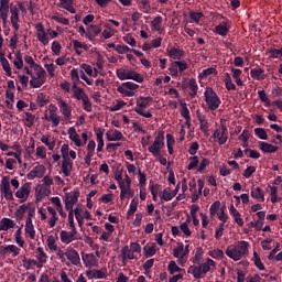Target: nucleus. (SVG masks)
Masks as SVG:
<instances>
[{"instance_id": "7", "label": "nucleus", "mask_w": 282, "mask_h": 282, "mask_svg": "<svg viewBox=\"0 0 282 282\" xmlns=\"http://www.w3.org/2000/svg\"><path fill=\"white\" fill-rule=\"evenodd\" d=\"M0 193L3 195L7 202H14V194L12 193V188L10 187V178L4 176L0 184Z\"/></svg>"}, {"instance_id": "11", "label": "nucleus", "mask_w": 282, "mask_h": 282, "mask_svg": "<svg viewBox=\"0 0 282 282\" xmlns=\"http://www.w3.org/2000/svg\"><path fill=\"white\" fill-rule=\"evenodd\" d=\"M59 239H61L62 243L69 245V243H72V241L78 240V232H74V230H72V231L62 230L59 232Z\"/></svg>"}, {"instance_id": "35", "label": "nucleus", "mask_w": 282, "mask_h": 282, "mask_svg": "<svg viewBox=\"0 0 282 282\" xmlns=\"http://www.w3.org/2000/svg\"><path fill=\"white\" fill-rule=\"evenodd\" d=\"M73 90H74V98H76V100H82L83 98H85V96H87L85 94V89L78 87L76 84L73 85Z\"/></svg>"}, {"instance_id": "31", "label": "nucleus", "mask_w": 282, "mask_h": 282, "mask_svg": "<svg viewBox=\"0 0 282 282\" xmlns=\"http://www.w3.org/2000/svg\"><path fill=\"white\" fill-rule=\"evenodd\" d=\"M238 250V254H240V258L243 257V254H248V248H250V243L246 240H242L238 243L236 247Z\"/></svg>"}, {"instance_id": "32", "label": "nucleus", "mask_w": 282, "mask_h": 282, "mask_svg": "<svg viewBox=\"0 0 282 282\" xmlns=\"http://www.w3.org/2000/svg\"><path fill=\"white\" fill-rule=\"evenodd\" d=\"M0 63L2 65L3 70L6 72V75L9 77L12 76V67H10V62H8V58L1 55Z\"/></svg>"}, {"instance_id": "3", "label": "nucleus", "mask_w": 282, "mask_h": 282, "mask_svg": "<svg viewBox=\"0 0 282 282\" xmlns=\"http://www.w3.org/2000/svg\"><path fill=\"white\" fill-rule=\"evenodd\" d=\"M162 149H164V131H159L153 144L148 148V151L154 158H160L162 155Z\"/></svg>"}, {"instance_id": "21", "label": "nucleus", "mask_w": 282, "mask_h": 282, "mask_svg": "<svg viewBox=\"0 0 282 282\" xmlns=\"http://www.w3.org/2000/svg\"><path fill=\"white\" fill-rule=\"evenodd\" d=\"M251 197L258 199V202H265V193L261 187H252Z\"/></svg>"}, {"instance_id": "44", "label": "nucleus", "mask_w": 282, "mask_h": 282, "mask_svg": "<svg viewBox=\"0 0 282 282\" xmlns=\"http://www.w3.org/2000/svg\"><path fill=\"white\" fill-rule=\"evenodd\" d=\"M204 257V249H202V247H199L197 250H196V253L193 258V263H196V264H199L202 263V258Z\"/></svg>"}, {"instance_id": "54", "label": "nucleus", "mask_w": 282, "mask_h": 282, "mask_svg": "<svg viewBox=\"0 0 282 282\" xmlns=\"http://www.w3.org/2000/svg\"><path fill=\"white\" fill-rule=\"evenodd\" d=\"M202 17H204L203 12H195V11L189 12V19L194 23H199V19H202Z\"/></svg>"}, {"instance_id": "37", "label": "nucleus", "mask_w": 282, "mask_h": 282, "mask_svg": "<svg viewBox=\"0 0 282 282\" xmlns=\"http://www.w3.org/2000/svg\"><path fill=\"white\" fill-rule=\"evenodd\" d=\"M31 78L30 85L33 87V89H39L45 85V79H39L37 77H34V75Z\"/></svg>"}, {"instance_id": "60", "label": "nucleus", "mask_w": 282, "mask_h": 282, "mask_svg": "<svg viewBox=\"0 0 282 282\" xmlns=\"http://www.w3.org/2000/svg\"><path fill=\"white\" fill-rule=\"evenodd\" d=\"M68 224L69 228L76 234L78 230L76 229V224H74V210L68 213Z\"/></svg>"}, {"instance_id": "4", "label": "nucleus", "mask_w": 282, "mask_h": 282, "mask_svg": "<svg viewBox=\"0 0 282 282\" xmlns=\"http://www.w3.org/2000/svg\"><path fill=\"white\" fill-rule=\"evenodd\" d=\"M139 100L142 101H137V106L134 108L135 113L138 116H142V118H153V113L151 111H144L150 105V102L153 100L152 97H140Z\"/></svg>"}, {"instance_id": "39", "label": "nucleus", "mask_w": 282, "mask_h": 282, "mask_svg": "<svg viewBox=\"0 0 282 282\" xmlns=\"http://www.w3.org/2000/svg\"><path fill=\"white\" fill-rule=\"evenodd\" d=\"M219 208H221V202L216 200L209 207V215L210 217H215L217 213H219Z\"/></svg>"}, {"instance_id": "46", "label": "nucleus", "mask_w": 282, "mask_h": 282, "mask_svg": "<svg viewBox=\"0 0 282 282\" xmlns=\"http://www.w3.org/2000/svg\"><path fill=\"white\" fill-rule=\"evenodd\" d=\"M24 61L25 63H28V65H30V67H32V69H34V72H39V64H36V62H34V58L30 55L24 56Z\"/></svg>"}, {"instance_id": "17", "label": "nucleus", "mask_w": 282, "mask_h": 282, "mask_svg": "<svg viewBox=\"0 0 282 282\" xmlns=\"http://www.w3.org/2000/svg\"><path fill=\"white\" fill-rule=\"evenodd\" d=\"M106 138L108 142H118L119 140H124V135L120 130H115V131H108L106 133Z\"/></svg>"}, {"instance_id": "57", "label": "nucleus", "mask_w": 282, "mask_h": 282, "mask_svg": "<svg viewBox=\"0 0 282 282\" xmlns=\"http://www.w3.org/2000/svg\"><path fill=\"white\" fill-rule=\"evenodd\" d=\"M210 164V160H208L207 158H204L198 166V173H206V166H208Z\"/></svg>"}, {"instance_id": "47", "label": "nucleus", "mask_w": 282, "mask_h": 282, "mask_svg": "<svg viewBox=\"0 0 282 282\" xmlns=\"http://www.w3.org/2000/svg\"><path fill=\"white\" fill-rule=\"evenodd\" d=\"M215 32L219 34V36H226L228 34V26L219 24L215 28Z\"/></svg>"}, {"instance_id": "45", "label": "nucleus", "mask_w": 282, "mask_h": 282, "mask_svg": "<svg viewBox=\"0 0 282 282\" xmlns=\"http://www.w3.org/2000/svg\"><path fill=\"white\" fill-rule=\"evenodd\" d=\"M254 134H256L257 138H259L260 140H268V132H267L265 129H263V128H256V129H254Z\"/></svg>"}, {"instance_id": "42", "label": "nucleus", "mask_w": 282, "mask_h": 282, "mask_svg": "<svg viewBox=\"0 0 282 282\" xmlns=\"http://www.w3.org/2000/svg\"><path fill=\"white\" fill-rule=\"evenodd\" d=\"M189 164L187 165V171H195L199 166V156H191Z\"/></svg>"}, {"instance_id": "19", "label": "nucleus", "mask_w": 282, "mask_h": 282, "mask_svg": "<svg viewBox=\"0 0 282 282\" xmlns=\"http://www.w3.org/2000/svg\"><path fill=\"white\" fill-rule=\"evenodd\" d=\"M259 149H261L263 153H276L279 151V147L272 145L265 141L259 143Z\"/></svg>"}, {"instance_id": "12", "label": "nucleus", "mask_w": 282, "mask_h": 282, "mask_svg": "<svg viewBox=\"0 0 282 282\" xmlns=\"http://www.w3.org/2000/svg\"><path fill=\"white\" fill-rule=\"evenodd\" d=\"M86 276L91 280V279H107V268L102 269H93L89 271H86Z\"/></svg>"}, {"instance_id": "22", "label": "nucleus", "mask_w": 282, "mask_h": 282, "mask_svg": "<svg viewBox=\"0 0 282 282\" xmlns=\"http://www.w3.org/2000/svg\"><path fill=\"white\" fill-rule=\"evenodd\" d=\"M68 135H69V140H72L74 144H76L77 147H83V141H80V135L77 134L76 128L70 127L68 129Z\"/></svg>"}, {"instance_id": "40", "label": "nucleus", "mask_w": 282, "mask_h": 282, "mask_svg": "<svg viewBox=\"0 0 282 282\" xmlns=\"http://www.w3.org/2000/svg\"><path fill=\"white\" fill-rule=\"evenodd\" d=\"M258 96L261 102H264L265 107H272V101L270 100V98H268L265 90H259Z\"/></svg>"}, {"instance_id": "10", "label": "nucleus", "mask_w": 282, "mask_h": 282, "mask_svg": "<svg viewBox=\"0 0 282 282\" xmlns=\"http://www.w3.org/2000/svg\"><path fill=\"white\" fill-rule=\"evenodd\" d=\"M65 257L73 265H78V263H80V254H78V251H76V249L73 247H67Z\"/></svg>"}, {"instance_id": "61", "label": "nucleus", "mask_w": 282, "mask_h": 282, "mask_svg": "<svg viewBox=\"0 0 282 282\" xmlns=\"http://www.w3.org/2000/svg\"><path fill=\"white\" fill-rule=\"evenodd\" d=\"M61 48H62L61 43H58L57 41H54L52 43L51 50L55 56H61Z\"/></svg>"}, {"instance_id": "25", "label": "nucleus", "mask_w": 282, "mask_h": 282, "mask_svg": "<svg viewBox=\"0 0 282 282\" xmlns=\"http://www.w3.org/2000/svg\"><path fill=\"white\" fill-rule=\"evenodd\" d=\"M133 69L119 68L117 69V77L119 80H130Z\"/></svg>"}, {"instance_id": "50", "label": "nucleus", "mask_w": 282, "mask_h": 282, "mask_svg": "<svg viewBox=\"0 0 282 282\" xmlns=\"http://www.w3.org/2000/svg\"><path fill=\"white\" fill-rule=\"evenodd\" d=\"M167 270L170 274H175V272H182V268H180L177 263H175V261H171L169 263Z\"/></svg>"}, {"instance_id": "63", "label": "nucleus", "mask_w": 282, "mask_h": 282, "mask_svg": "<svg viewBox=\"0 0 282 282\" xmlns=\"http://www.w3.org/2000/svg\"><path fill=\"white\" fill-rule=\"evenodd\" d=\"M173 197H175V193H171L166 189L162 192L161 199H163L164 202H171Z\"/></svg>"}, {"instance_id": "13", "label": "nucleus", "mask_w": 282, "mask_h": 282, "mask_svg": "<svg viewBox=\"0 0 282 282\" xmlns=\"http://www.w3.org/2000/svg\"><path fill=\"white\" fill-rule=\"evenodd\" d=\"M57 105L65 120L67 121L72 120V106H68L63 99H58Z\"/></svg>"}, {"instance_id": "2", "label": "nucleus", "mask_w": 282, "mask_h": 282, "mask_svg": "<svg viewBox=\"0 0 282 282\" xmlns=\"http://www.w3.org/2000/svg\"><path fill=\"white\" fill-rule=\"evenodd\" d=\"M205 102L210 111H217L219 105H221V99L210 87H207L204 93Z\"/></svg>"}, {"instance_id": "55", "label": "nucleus", "mask_w": 282, "mask_h": 282, "mask_svg": "<svg viewBox=\"0 0 282 282\" xmlns=\"http://www.w3.org/2000/svg\"><path fill=\"white\" fill-rule=\"evenodd\" d=\"M47 246L50 248V250H54L56 252V250H58V246L56 245V239L54 238V236H48L47 238Z\"/></svg>"}, {"instance_id": "33", "label": "nucleus", "mask_w": 282, "mask_h": 282, "mask_svg": "<svg viewBox=\"0 0 282 282\" xmlns=\"http://www.w3.org/2000/svg\"><path fill=\"white\" fill-rule=\"evenodd\" d=\"M121 257H122L123 263L127 261V259H130V260L134 259L133 251L129 249V246H124L121 249Z\"/></svg>"}, {"instance_id": "36", "label": "nucleus", "mask_w": 282, "mask_h": 282, "mask_svg": "<svg viewBox=\"0 0 282 282\" xmlns=\"http://www.w3.org/2000/svg\"><path fill=\"white\" fill-rule=\"evenodd\" d=\"M36 102L39 107H45L50 102V98L45 93H39L36 97Z\"/></svg>"}, {"instance_id": "38", "label": "nucleus", "mask_w": 282, "mask_h": 282, "mask_svg": "<svg viewBox=\"0 0 282 282\" xmlns=\"http://www.w3.org/2000/svg\"><path fill=\"white\" fill-rule=\"evenodd\" d=\"M82 101H83V109H84V111H87V113H91L93 108H91V101L89 100V96L88 95H84Z\"/></svg>"}, {"instance_id": "48", "label": "nucleus", "mask_w": 282, "mask_h": 282, "mask_svg": "<svg viewBox=\"0 0 282 282\" xmlns=\"http://www.w3.org/2000/svg\"><path fill=\"white\" fill-rule=\"evenodd\" d=\"M87 32L93 34L94 36H98V34H100V32H102V29L99 25L90 24L88 26V31Z\"/></svg>"}, {"instance_id": "8", "label": "nucleus", "mask_w": 282, "mask_h": 282, "mask_svg": "<svg viewBox=\"0 0 282 282\" xmlns=\"http://www.w3.org/2000/svg\"><path fill=\"white\" fill-rule=\"evenodd\" d=\"M78 197H80L79 191H73L65 194V208L66 210H74V205L78 204Z\"/></svg>"}, {"instance_id": "29", "label": "nucleus", "mask_w": 282, "mask_h": 282, "mask_svg": "<svg viewBox=\"0 0 282 282\" xmlns=\"http://www.w3.org/2000/svg\"><path fill=\"white\" fill-rule=\"evenodd\" d=\"M25 232L30 236L31 239H34L36 237V230H34V224H32V219L26 218L25 221Z\"/></svg>"}, {"instance_id": "1", "label": "nucleus", "mask_w": 282, "mask_h": 282, "mask_svg": "<svg viewBox=\"0 0 282 282\" xmlns=\"http://www.w3.org/2000/svg\"><path fill=\"white\" fill-rule=\"evenodd\" d=\"M216 263L213 259L207 258L205 263H199V265H191L187 270L188 274H193L194 279H204V274L210 272V268H215Z\"/></svg>"}, {"instance_id": "14", "label": "nucleus", "mask_w": 282, "mask_h": 282, "mask_svg": "<svg viewBox=\"0 0 282 282\" xmlns=\"http://www.w3.org/2000/svg\"><path fill=\"white\" fill-rule=\"evenodd\" d=\"M166 52L167 56H170V58L173 61H182V58H184V50L180 47H167Z\"/></svg>"}, {"instance_id": "9", "label": "nucleus", "mask_w": 282, "mask_h": 282, "mask_svg": "<svg viewBox=\"0 0 282 282\" xmlns=\"http://www.w3.org/2000/svg\"><path fill=\"white\" fill-rule=\"evenodd\" d=\"M30 193H31V186L30 183H24L21 188H19L15 192V197L18 199H22L20 200V204H23V202H28V197H30Z\"/></svg>"}, {"instance_id": "5", "label": "nucleus", "mask_w": 282, "mask_h": 282, "mask_svg": "<svg viewBox=\"0 0 282 282\" xmlns=\"http://www.w3.org/2000/svg\"><path fill=\"white\" fill-rule=\"evenodd\" d=\"M212 138H214L215 142H218V144L223 145L228 142V127L226 126V120H220V128H217Z\"/></svg>"}, {"instance_id": "62", "label": "nucleus", "mask_w": 282, "mask_h": 282, "mask_svg": "<svg viewBox=\"0 0 282 282\" xmlns=\"http://www.w3.org/2000/svg\"><path fill=\"white\" fill-rule=\"evenodd\" d=\"M169 72L173 78H177V76H180V69H177V64H175V62L171 64Z\"/></svg>"}, {"instance_id": "43", "label": "nucleus", "mask_w": 282, "mask_h": 282, "mask_svg": "<svg viewBox=\"0 0 282 282\" xmlns=\"http://www.w3.org/2000/svg\"><path fill=\"white\" fill-rule=\"evenodd\" d=\"M153 202H158V193H160V184H152L149 186Z\"/></svg>"}, {"instance_id": "64", "label": "nucleus", "mask_w": 282, "mask_h": 282, "mask_svg": "<svg viewBox=\"0 0 282 282\" xmlns=\"http://www.w3.org/2000/svg\"><path fill=\"white\" fill-rule=\"evenodd\" d=\"M33 171L35 172L37 177H43V175H45L46 170L44 165L39 164L35 167H33Z\"/></svg>"}, {"instance_id": "18", "label": "nucleus", "mask_w": 282, "mask_h": 282, "mask_svg": "<svg viewBox=\"0 0 282 282\" xmlns=\"http://www.w3.org/2000/svg\"><path fill=\"white\" fill-rule=\"evenodd\" d=\"M73 166H74V163H72V159H63L62 172L64 173L65 177H69V175H72Z\"/></svg>"}, {"instance_id": "15", "label": "nucleus", "mask_w": 282, "mask_h": 282, "mask_svg": "<svg viewBox=\"0 0 282 282\" xmlns=\"http://www.w3.org/2000/svg\"><path fill=\"white\" fill-rule=\"evenodd\" d=\"M57 8H63V10H67L70 14H76V8H74V0H59L57 3Z\"/></svg>"}, {"instance_id": "6", "label": "nucleus", "mask_w": 282, "mask_h": 282, "mask_svg": "<svg viewBox=\"0 0 282 282\" xmlns=\"http://www.w3.org/2000/svg\"><path fill=\"white\" fill-rule=\"evenodd\" d=\"M138 87L140 86L135 83L126 82L118 86L117 91L123 96H127L128 98H131L135 96V89H138Z\"/></svg>"}, {"instance_id": "34", "label": "nucleus", "mask_w": 282, "mask_h": 282, "mask_svg": "<svg viewBox=\"0 0 282 282\" xmlns=\"http://www.w3.org/2000/svg\"><path fill=\"white\" fill-rule=\"evenodd\" d=\"M188 87L191 89L189 91L191 98H195V96H197V89H199V86H197V82L195 80V78H191L188 80Z\"/></svg>"}, {"instance_id": "51", "label": "nucleus", "mask_w": 282, "mask_h": 282, "mask_svg": "<svg viewBox=\"0 0 282 282\" xmlns=\"http://www.w3.org/2000/svg\"><path fill=\"white\" fill-rule=\"evenodd\" d=\"M130 80H134V83H144V77L140 73L132 70Z\"/></svg>"}, {"instance_id": "53", "label": "nucleus", "mask_w": 282, "mask_h": 282, "mask_svg": "<svg viewBox=\"0 0 282 282\" xmlns=\"http://www.w3.org/2000/svg\"><path fill=\"white\" fill-rule=\"evenodd\" d=\"M144 252L147 258L155 257V253L158 252V250L155 249V243L150 247H144Z\"/></svg>"}, {"instance_id": "24", "label": "nucleus", "mask_w": 282, "mask_h": 282, "mask_svg": "<svg viewBox=\"0 0 282 282\" xmlns=\"http://www.w3.org/2000/svg\"><path fill=\"white\" fill-rule=\"evenodd\" d=\"M56 107H53V109L50 110V117H46V120H51L53 128H56L58 124H61V117L56 115Z\"/></svg>"}, {"instance_id": "41", "label": "nucleus", "mask_w": 282, "mask_h": 282, "mask_svg": "<svg viewBox=\"0 0 282 282\" xmlns=\"http://www.w3.org/2000/svg\"><path fill=\"white\" fill-rule=\"evenodd\" d=\"M252 261L254 262V265L256 268H258V270H265V265L261 261V257H259V253H257V251L253 252Z\"/></svg>"}, {"instance_id": "58", "label": "nucleus", "mask_w": 282, "mask_h": 282, "mask_svg": "<svg viewBox=\"0 0 282 282\" xmlns=\"http://www.w3.org/2000/svg\"><path fill=\"white\" fill-rule=\"evenodd\" d=\"M197 151H199V143L197 141L192 142V144L189 145V149H188L189 155L196 156Z\"/></svg>"}, {"instance_id": "28", "label": "nucleus", "mask_w": 282, "mask_h": 282, "mask_svg": "<svg viewBox=\"0 0 282 282\" xmlns=\"http://www.w3.org/2000/svg\"><path fill=\"white\" fill-rule=\"evenodd\" d=\"M139 204H140V199H138V197L132 198V200L130 203L129 210L127 213V219L132 217V215H135V212L138 210V205Z\"/></svg>"}, {"instance_id": "56", "label": "nucleus", "mask_w": 282, "mask_h": 282, "mask_svg": "<svg viewBox=\"0 0 282 282\" xmlns=\"http://www.w3.org/2000/svg\"><path fill=\"white\" fill-rule=\"evenodd\" d=\"M181 116L184 119L191 118V110H188V107L186 106V102H181Z\"/></svg>"}, {"instance_id": "16", "label": "nucleus", "mask_w": 282, "mask_h": 282, "mask_svg": "<svg viewBox=\"0 0 282 282\" xmlns=\"http://www.w3.org/2000/svg\"><path fill=\"white\" fill-rule=\"evenodd\" d=\"M10 228H17V223L10 218H2L0 220V231L8 232Z\"/></svg>"}, {"instance_id": "20", "label": "nucleus", "mask_w": 282, "mask_h": 282, "mask_svg": "<svg viewBox=\"0 0 282 282\" xmlns=\"http://www.w3.org/2000/svg\"><path fill=\"white\" fill-rule=\"evenodd\" d=\"M225 254L229 257V259H232L234 261H239L241 259V256L239 254V251L237 247L230 246L226 249Z\"/></svg>"}, {"instance_id": "59", "label": "nucleus", "mask_w": 282, "mask_h": 282, "mask_svg": "<svg viewBox=\"0 0 282 282\" xmlns=\"http://www.w3.org/2000/svg\"><path fill=\"white\" fill-rule=\"evenodd\" d=\"M209 257L213 259H224V251L221 249H215L209 251Z\"/></svg>"}, {"instance_id": "26", "label": "nucleus", "mask_w": 282, "mask_h": 282, "mask_svg": "<svg viewBox=\"0 0 282 282\" xmlns=\"http://www.w3.org/2000/svg\"><path fill=\"white\" fill-rule=\"evenodd\" d=\"M250 76L256 80H265V70L261 68H252L250 70Z\"/></svg>"}, {"instance_id": "52", "label": "nucleus", "mask_w": 282, "mask_h": 282, "mask_svg": "<svg viewBox=\"0 0 282 282\" xmlns=\"http://www.w3.org/2000/svg\"><path fill=\"white\" fill-rule=\"evenodd\" d=\"M257 173V167L256 166H248L245 171H243V177H246V180H250V177H252V174Z\"/></svg>"}, {"instance_id": "30", "label": "nucleus", "mask_w": 282, "mask_h": 282, "mask_svg": "<svg viewBox=\"0 0 282 282\" xmlns=\"http://www.w3.org/2000/svg\"><path fill=\"white\" fill-rule=\"evenodd\" d=\"M83 261L86 265H89L90 268L98 265V262L96 261V256H94V253H87L86 256H83Z\"/></svg>"}, {"instance_id": "27", "label": "nucleus", "mask_w": 282, "mask_h": 282, "mask_svg": "<svg viewBox=\"0 0 282 282\" xmlns=\"http://www.w3.org/2000/svg\"><path fill=\"white\" fill-rule=\"evenodd\" d=\"M36 259L39 260L41 268H43V263H47V253L43 250L42 247H39L35 251Z\"/></svg>"}, {"instance_id": "23", "label": "nucleus", "mask_w": 282, "mask_h": 282, "mask_svg": "<svg viewBox=\"0 0 282 282\" xmlns=\"http://www.w3.org/2000/svg\"><path fill=\"white\" fill-rule=\"evenodd\" d=\"M7 252H12L13 257H19V252H21V249H19L17 245H8L0 249V254H6Z\"/></svg>"}, {"instance_id": "49", "label": "nucleus", "mask_w": 282, "mask_h": 282, "mask_svg": "<svg viewBox=\"0 0 282 282\" xmlns=\"http://www.w3.org/2000/svg\"><path fill=\"white\" fill-rule=\"evenodd\" d=\"M183 252H184V243L180 242L177 245V248H175L173 250V254H174L175 259H182Z\"/></svg>"}]
</instances>
